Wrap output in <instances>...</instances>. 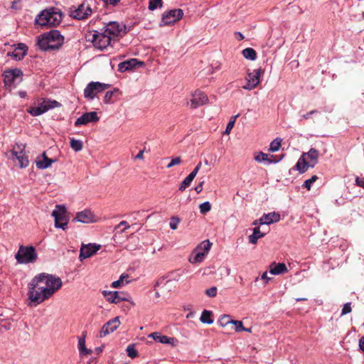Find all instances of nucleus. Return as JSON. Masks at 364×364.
Masks as SVG:
<instances>
[{"label": "nucleus", "mask_w": 364, "mask_h": 364, "mask_svg": "<svg viewBox=\"0 0 364 364\" xmlns=\"http://www.w3.org/2000/svg\"><path fill=\"white\" fill-rule=\"evenodd\" d=\"M191 182L189 181V180L186 177L185 179L180 184L179 190L181 191H183L186 188H188L191 185Z\"/></svg>", "instance_id": "3c124183"}, {"label": "nucleus", "mask_w": 364, "mask_h": 364, "mask_svg": "<svg viewBox=\"0 0 364 364\" xmlns=\"http://www.w3.org/2000/svg\"><path fill=\"white\" fill-rule=\"evenodd\" d=\"M126 351L127 355L131 358H134L138 355L137 350L135 348L134 344H130L127 347Z\"/></svg>", "instance_id": "58836bf2"}, {"label": "nucleus", "mask_w": 364, "mask_h": 364, "mask_svg": "<svg viewBox=\"0 0 364 364\" xmlns=\"http://www.w3.org/2000/svg\"><path fill=\"white\" fill-rule=\"evenodd\" d=\"M208 101V96L200 90H196L192 94L191 107L196 108L206 104Z\"/></svg>", "instance_id": "412c9836"}, {"label": "nucleus", "mask_w": 364, "mask_h": 364, "mask_svg": "<svg viewBox=\"0 0 364 364\" xmlns=\"http://www.w3.org/2000/svg\"><path fill=\"white\" fill-rule=\"evenodd\" d=\"M201 167V162H199L197 166L195 167V168L192 171L191 173V174H193V176L196 177L197 173H198L200 168Z\"/></svg>", "instance_id": "4d7b16f0"}, {"label": "nucleus", "mask_w": 364, "mask_h": 364, "mask_svg": "<svg viewBox=\"0 0 364 364\" xmlns=\"http://www.w3.org/2000/svg\"><path fill=\"white\" fill-rule=\"evenodd\" d=\"M318 179L317 176L314 175L311 176V178L307 179L304 181L303 184V187L306 188L307 190H310L314 183Z\"/></svg>", "instance_id": "c03bdc74"}, {"label": "nucleus", "mask_w": 364, "mask_h": 364, "mask_svg": "<svg viewBox=\"0 0 364 364\" xmlns=\"http://www.w3.org/2000/svg\"><path fill=\"white\" fill-rule=\"evenodd\" d=\"M203 181L200 182L198 186L195 187V191L196 193H199L203 191Z\"/></svg>", "instance_id": "bf43d9fd"}, {"label": "nucleus", "mask_w": 364, "mask_h": 364, "mask_svg": "<svg viewBox=\"0 0 364 364\" xmlns=\"http://www.w3.org/2000/svg\"><path fill=\"white\" fill-rule=\"evenodd\" d=\"M18 96L21 98H25L27 96L26 91L21 90L18 92Z\"/></svg>", "instance_id": "338daca9"}, {"label": "nucleus", "mask_w": 364, "mask_h": 364, "mask_svg": "<svg viewBox=\"0 0 364 364\" xmlns=\"http://www.w3.org/2000/svg\"><path fill=\"white\" fill-rule=\"evenodd\" d=\"M265 235V233L261 232L259 228L256 227L253 228V232L252 235H250L248 237L249 242L251 244H256L257 242V240L262 237H263Z\"/></svg>", "instance_id": "c85d7f7f"}, {"label": "nucleus", "mask_w": 364, "mask_h": 364, "mask_svg": "<svg viewBox=\"0 0 364 364\" xmlns=\"http://www.w3.org/2000/svg\"><path fill=\"white\" fill-rule=\"evenodd\" d=\"M281 143L282 139L279 138H276L270 143L269 150L272 152L277 151L281 146Z\"/></svg>", "instance_id": "4c0bfd02"}, {"label": "nucleus", "mask_w": 364, "mask_h": 364, "mask_svg": "<svg viewBox=\"0 0 364 364\" xmlns=\"http://www.w3.org/2000/svg\"><path fill=\"white\" fill-rule=\"evenodd\" d=\"M12 157L18 160L19 166L21 168H26L28 166V159L23 154V153H19L17 156H12Z\"/></svg>", "instance_id": "7c9ffc66"}, {"label": "nucleus", "mask_w": 364, "mask_h": 364, "mask_svg": "<svg viewBox=\"0 0 364 364\" xmlns=\"http://www.w3.org/2000/svg\"><path fill=\"white\" fill-rule=\"evenodd\" d=\"M181 162L180 157H176L173 159L171 162L167 165V168H169L175 165H178Z\"/></svg>", "instance_id": "864d4df0"}, {"label": "nucleus", "mask_w": 364, "mask_h": 364, "mask_svg": "<svg viewBox=\"0 0 364 364\" xmlns=\"http://www.w3.org/2000/svg\"><path fill=\"white\" fill-rule=\"evenodd\" d=\"M242 55L245 58L250 60H255L257 58V53L252 48H247L242 50Z\"/></svg>", "instance_id": "2f4dec72"}, {"label": "nucleus", "mask_w": 364, "mask_h": 364, "mask_svg": "<svg viewBox=\"0 0 364 364\" xmlns=\"http://www.w3.org/2000/svg\"><path fill=\"white\" fill-rule=\"evenodd\" d=\"M149 337L152 338L156 342L163 344H168L171 346H176L178 343L174 338L162 335L159 332H154L151 333Z\"/></svg>", "instance_id": "4be33fe9"}, {"label": "nucleus", "mask_w": 364, "mask_h": 364, "mask_svg": "<svg viewBox=\"0 0 364 364\" xmlns=\"http://www.w3.org/2000/svg\"><path fill=\"white\" fill-rule=\"evenodd\" d=\"M52 216L55 219V227L65 230L69 221L66 215V208L63 205H56L52 212Z\"/></svg>", "instance_id": "1a4fd4ad"}, {"label": "nucleus", "mask_w": 364, "mask_h": 364, "mask_svg": "<svg viewBox=\"0 0 364 364\" xmlns=\"http://www.w3.org/2000/svg\"><path fill=\"white\" fill-rule=\"evenodd\" d=\"M112 39L108 35H107L103 31H95L92 34V43L93 46L101 50L107 49L111 46Z\"/></svg>", "instance_id": "9d476101"}, {"label": "nucleus", "mask_w": 364, "mask_h": 364, "mask_svg": "<svg viewBox=\"0 0 364 364\" xmlns=\"http://www.w3.org/2000/svg\"><path fill=\"white\" fill-rule=\"evenodd\" d=\"M102 294L105 298L110 303L117 304L120 301L127 300V294L122 291H103Z\"/></svg>", "instance_id": "a211bd4d"}, {"label": "nucleus", "mask_w": 364, "mask_h": 364, "mask_svg": "<svg viewBox=\"0 0 364 364\" xmlns=\"http://www.w3.org/2000/svg\"><path fill=\"white\" fill-rule=\"evenodd\" d=\"M119 324L120 321L119 318L118 316L114 317L112 319L108 321L103 325L100 332V337L106 336L109 333L114 332L119 327Z\"/></svg>", "instance_id": "6ab92c4d"}, {"label": "nucleus", "mask_w": 364, "mask_h": 364, "mask_svg": "<svg viewBox=\"0 0 364 364\" xmlns=\"http://www.w3.org/2000/svg\"><path fill=\"white\" fill-rule=\"evenodd\" d=\"M101 248V245L96 243L82 244L80 250L79 259H84L94 255Z\"/></svg>", "instance_id": "dca6fc26"}, {"label": "nucleus", "mask_w": 364, "mask_h": 364, "mask_svg": "<svg viewBox=\"0 0 364 364\" xmlns=\"http://www.w3.org/2000/svg\"><path fill=\"white\" fill-rule=\"evenodd\" d=\"M110 87V85L99 82H90L84 90V97L88 100H93L95 95Z\"/></svg>", "instance_id": "f8f14e48"}, {"label": "nucleus", "mask_w": 364, "mask_h": 364, "mask_svg": "<svg viewBox=\"0 0 364 364\" xmlns=\"http://www.w3.org/2000/svg\"><path fill=\"white\" fill-rule=\"evenodd\" d=\"M315 112H316V110H312V111H311V112H308V113H306V114H302V115H301V117H302L303 119H308V118H309V117H310V116H311V114H314V113H315Z\"/></svg>", "instance_id": "e2e57ef3"}, {"label": "nucleus", "mask_w": 364, "mask_h": 364, "mask_svg": "<svg viewBox=\"0 0 364 364\" xmlns=\"http://www.w3.org/2000/svg\"><path fill=\"white\" fill-rule=\"evenodd\" d=\"M211 312L207 310H204L200 318V321L203 323L211 324L213 323V320L210 318Z\"/></svg>", "instance_id": "72a5a7b5"}, {"label": "nucleus", "mask_w": 364, "mask_h": 364, "mask_svg": "<svg viewBox=\"0 0 364 364\" xmlns=\"http://www.w3.org/2000/svg\"><path fill=\"white\" fill-rule=\"evenodd\" d=\"M139 63L136 59L132 58L124 62L120 63L118 65V70L121 73H124L127 70H131L136 67Z\"/></svg>", "instance_id": "cd10ccee"}, {"label": "nucleus", "mask_w": 364, "mask_h": 364, "mask_svg": "<svg viewBox=\"0 0 364 364\" xmlns=\"http://www.w3.org/2000/svg\"><path fill=\"white\" fill-rule=\"evenodd\" d=\"M235 37L237 41H242L244 39L245 36L243 34L239 31L235 33Z\"/></svg>", "instance_id": "13d9d810"}, {"label": "nucleus", "mask_w": 364, "mask_h": 364, "mask_svg": "<svg viewBox=\"0 0 364 364\" xmlns=\"http://www.w3.org/2000/svg\"><path fill=\"white\" fill-rule=\"evenodd\" d=\"M126 26L117 21H109L105 24L102 31L109 36L112 40L122 33H125Z\"/></svg>", "instance_id": "9b49d317"}, {"label": "nucleus", "mask_w": 364, "mask_h": 364, "mask_svg": "<svg viewBox=\"0 0 364 364\" xmlns=\"http://www.w3.org/2000/svg\"><path fill=\"white\" fill-rule=\"evenodd\" d=\"M183 11L181 9H172L164 12L162 15L160 26H168L173 24L182 18Z\"/></svg>", "instance_id": "ddd939ff"}, {"label": "nucleus", "mask_w": 364, "mask_h": 364, "mask_svg": "<svg viewBox=\"0 0 364 364\" xmlns=\"http://www.w3.org/2000/svg\"><path fill=\"white\" fill-rule=\"evenodd\" d=\"M127 277H128V274H121L119 279H117L112 283V285H111L112 287L115 288V289L120 287L124 283V279Z\"/></svg>", "instance_id": "79ce46f5"}, {"label": "nucleus", "mask_w": 364, "mask_h": 364, "mask_svg": "<svg viewBox=\"0 0 364 364\" xmlns=\"http://www.w3.org/2000/svg\"><path fill=\"white\" fill-rule=\"evenodd\" d=\"M262 279L265 280V282L267 283L271 279V278L268 277L267 272H265L262 275Z\"/></svg>", "instance_id": "0e129e2a"}, {"label": "nucleus", "mask_w": 364, "mask_h": 364, "mask_svg": "<svg viewBox=\"0 0 364 364\" xmlns=\"http://www.w3.org/2000/svg\"><path fill=\"white\" fill-rule=\"evenodd\" d=\"M64 43V36L58 30H51L38 37L37 44L43 50H56Z\"/></svg>", "instance_id": "f03ea898"}, {"label": "nucleus", "mask_w": 364, "mask_h": 364, "mask_svg": "<svg viewBox=\"0 0 364 364\" xmlns=\"http://www.w3.org/2000/svg\"><path fill=\"white\" fill-rule=\"evenodd\" d=\"M106 4L109 3L112 5H116L120 0H103Z\"/></svg>", "instance_id": "69168bd1"}, {"label": "nucleus", "mask_w": 364, "mask_h": 364, "mask_svg": "<svg viewBox=\"0 0 364 364\" xmlns=\"http://www.w3.org/2000/svg\"><path fill=\"white\" fill-rule=\"evenodd\" d=\"M280 220V215L277 213L272 212L267 214H264L260 218L259 222L262 225H269Z\"/></svg>", "instance_id": "a878e982"}, {"label": "nucleus", "mask_w": 364, "mask_h": 364, "mask_svg": "<svg viewBox=\"0 0 364 364\" xmlns=\"http://www.w3.org/2000/svg\"><path fill=\"white\" fill-rule=\"evenodd\" d=\"M351 311H352L351 303L347 302L343 305V306L342 308L341 316H344L347 314H349L351 312Z\"/></svg>", "instance_id": "de8ad7c7"}, {"label": "nucleus", "mask_w": 364, "mask_h": 364, "mask_svg": "<svg viewBox=\"0 0 364 364\" xmlns=\"http://www.w3.org/2000/svg\"><path fill=\"white\" fill-rule=\"evenodd\" d=\"M27 46L23 43H18L17 47L8 55L11 56L16 60H20L26 55Z\"/></svg>", "instance_id": "5701e85b"}, {"label": "nucleus", "mask_w": 364, "mask_h": 364, "mask_svg": "<svg viewBox=\"0 0 364 364\" xmlns=\"http://www.w3.org/2000/svg\"><path fill=\"white\" fill-rule=\"evenodd\" d=\"M43 284L36 282V278L31 280L28 284V297L31 303L35 305L39 304L46 299L50 298L53 294V290L46 289Z\"/></svg>", "instance_id": "7ed1b4c3"}, {"label": "nucleus", "mask_w": 364, "mask_h": 364, "mask_svg": "<svg viewBox=\"0 0 364 364\" xmlns=\"http://www.w3.org/2000/svg\"><path fill=\"white\" fill-rule=\"evenodd\" d=\"M232 319L229 315H223L219 320V323L222 326H225L229 323H232Z\"/></svg>", "instance_id": "a18cd8bd"}, {"label": "nucleus", "mask_w": 364, "mask_h": 364, "mask_svg": "<svg viewBox=\"0 0 364 364\" xmlns=\"http://www.w3.org/2000/svg\"><path fill=\"white\" fill-rule=\"evenodd\" d=\"M359 348L364 351V336L359 339Z\"/></svg>", "instance_id": "052dcab7"}, {"label": "nucleus", "mask_w": 364, "mask_h": 364, "mask_svg": "<svg viewBox=\"0 0 364 364\" xmlns=\"http://www.w3.org/2000/svg\"><path fill=\"white\" fill-rule=\"evenodd\" d=\"M162 6V0H150L149 4V9L150 11H154L157 8Z\"/></svg>", "instance_id": "a19ab883"}, {"label": "nucleus", "mask_w": 364, "mask_h": 364, "mask_svg": "<svg viewBox=\"0 0 364 364\" xmlns=\"http://www.w3.org/2000/svg\"><path fill=\"white\" fill-rule=\"evenodd\" d=\"M73 221L82 223H93L98 221V218L90 210L86 209L77 213Z\"/></svg>", "instance_id": "f3484780"}, {"label": "nucleus", "mask_w": 364, "mask_h": 364, "mask_svg": "<svg viewBox=\"0 0 364 364\" xmlns=\"http://www.w3.org/2000/svg\"><path fill=\"white\" fill-rule=\"evenodd\" d=\"M22 72L19 69L6 70L3 75L4 82L6 86L18 84L21 81Z\"/></svg>", "instance_id": "2eb2a0df"}, {"label": "nucleus", "mask_w": 364, "mask_h": 364, "mask_svg": "<svg viewBox=\"0 0 364 364\" xmlns=\"http://www.w3.org/2000/svg\"><path fill=\"white\" fill-rule=\"evenodd\" d=\"M263 71L261 68L255 69L252 72L249 73L246 77V84L242 87L243 89L251 90L255 88L259 83L260 77Z\"/></svg>", "instance_id": "4468645a"}, {"label": "nucleus", "mask_w": 364, "mask_h": 364, "mask_svg": "<svg viewBox=\"0 0 364 364\" xmlns=\"http://www.w3.org/2000/svg\"><path fill=\"white\" fill-rule=\"evenodd\" d=\"M16 259L20 264L34 262L37 259L36 250L33 246H21L16 255Z\"/></svg>", "instance_id": "423d86ee"}, {"label": "nucleus", "mask_w": 364, "mask_h": 364, "mask_svg": "<svg viewBox=\"0 0 364 364\" xmlns=\"http://www.w3.org/2000/svg\"><path fill=\"white\" fill-rule=\"evenodd\" d=\"M205 252H202V250H198V247H196L190 257L189 261L191 263H198L201 262L205 258Z\"/></svg>", "instance_id": "c756f323"}, {"label": "nucleus", "mask_w": 364, "mask_h": 364, "mask_svg": "<svg viewBox=\"0 0 364 364\" xmlns=\"http://www.w3.org/2000/svg\"><path fill=\"white\" fill-rule=\"evenodd\" d=\"M186 178L189 180V181L192 182L193 180L195 178V176L193 174L190 173L188 176H186Z\"/></svg>", "instance_id": "774afa93"}, {"label": "nucleus", "mask_w": 364, "mask_h": 364, "mask_svg": "<svg viewBox=\"0 0 364 364\" xmlns=\"http://www.w3.org/2000/svg\"><path fill=\"white\" fill-rule=\"evenodd\" d=\"M36 282L43 284V285L46 288L53 290L52 294L53 295L63 285V282L60 277L53 274L46 273H41L34 277Z\"/></svg>", "instance_id": "39448f33"}, {"label": "nucleus", "mask_w": 364, "mask_h": 364, "mask_svg": "<svg viewBox=\"0 0 364 364\" xmlns=\"http://www.w3.org/2000/svg\"><path fill=\"white\" fill-rule=\"evenodd\" d=\"M92 9L87 1H83L77 6H73L70 9V16L77 20H84L90 16Z\"/></svg>", "instance_id": "6e6552de"}, {"label": "nucleus", "mask_w": 364, "mask_h": 364, "mask_svg": "<svg viewBox=\"0 0 364 364\" xmlns=\"http://www.w3.org/2000/svg\"><path fill=\"white\" fill-rule=\"evenodd\" d=\"M26 144H21V143H16L12 150H11V155L12 156H17L19 153H23L25 151Z\"/></svg>", "instance_id": "c9c22d12"}, {"label": "nucleus", "mask_w": 364, "mask_h": 364, "mask_svg": "<svg viewBox=\"0 0 364 364\" xmlns=\"http://www.w3.org/2000/svg\"><path fill=\"white\" fill-rule=\"evenodd\" d=\"M78 349L81 355H88L91 353V350H88L85 347V340L84 338H80L78 341Z\"/></svg>", "instance_id": "473e14b6"}, {"label": "nucleus", "mask_w": 364, "mask_h": 364, "mask_svg": "<svg viewBox=\"0 0 364 364\" xmlns=\"http://www.w3.org/2000/svg\"><path fill=\"white\" fill-rule=\"evenodd\" d=\"M113 96V92L112 91H107L104 97V102L106 104H108L110 102L111 99Z\"/></svg>", "instance_id": "603ef678"}, {"label": "nucleus", "mask_w": 364, "mask_h": 364, "mask_svg": "<svg viewBox=\"0 0 364 364\" xmlns=\"http://www.w3.org/2000/svg\"><path fill=\"white\" fill-rule=\"evenodd\" d=\"M180 223V219L177 217H172L170 220L169 225L171 229L176 230Z\"/></svg>", "instance_id": "09e8293b"}, {"label": "nucleus", "mask_w": 364, "mask_h": 364, "mask_svg": "<svg viewBox=\"0 0 364 364\" xmlns=\"http://www.w3.org/2000/svg\"><path fill=\"white\" fill-rule=\"evenodd\" d=\"M285 264L273 262L269 267V273L274 275L282 274L287 272Z\"/></svg>", "instance_id": "bb28decb"}, {"label": "nucleus", "mask_w": 364, "mask_h": 364, "mask_svg": "<svg viewBox=\"0 0 364 364\" xmlns=\"http://www.w3.org/2000/svg\"><path fill=\"white\" fill-rule=\"evenodd\" d=\"M235 327V331L237 332L246 331V328L243 326V323L240 321H232V323Z\"/></svg>", "instance_id": "49530a36"}, {"label": "nucleus", "mask_w": 364, "mask_h": 364, "mask_svg": "<svg viewBox=\"0 0 364 364\" xmlns=\"http://www.w3.org/2000/svg\"><path fill=\"white\" fill-rule=\"evenodd\" d=\"M318 151L311 148L308 152L304 153L299 159L296 168L299 173H304L308 168H314L318 163Z\"/></svg>", "instance_id": "20e7f679"}, {"label": "nucleus", "mask_w": 364, "mask_h": 364, "mask_svg": "<svg viewBox=\"0 0 364 364\" xmlns=\"http://www.w3.org/2000/svg\"><path fill=\"white\" fill-rule=\"evenodd\" d=\"M144 150H141L136 156L135 159H144Z\"/></svg>", "instance_id": "680f3d73"}, {"label": "nucleus", "mask_w": 364, "mask_h": 364, "mask_svg": "<svg viewBox=\"0 0 364 364\" xmlns=\"http://www.w3.org/2000/svg\"><path fill=\"white\" fill-rule=\"evenodd\" d=\"M238 116L239 115L237 114L235 116L232 117L231 119L229 121V122L228 123V124L226 126L225 130L224 132L225 134H229L230 133V132H231L232 129L233 128L234 124L235 123V120L238 117Z\"/></svg>", "instance_id": "ea45409f"}, {"label": "nucleus", "mask_w": 364, "mask_h": 364, "mask_svg": "<svg viewBox=\"0 0 364 364\" xmlns=\"http://www.w3.org/2000/svg\"><path fill=\"white\" fill-rule=\"evenodd\" d=\"M98 120L99 117L96 112H86L76 119L75 126L86 125L90 122H96Z\"/></svg>", "instance_id": "aec40b11"}, {"label": "nucleus", "mask_w": 364, "mask_h": 364, "mask_svg": "<svg viewBox=\"0 0 364 364\" xmlns=\"http://www.w3.org/2000/svg\"><path fill=\"white\" fill-rule=\"evenodd\" d=\"M56 160H53L47 157L45 152L36 158V166L39 169H46L50 167Z\"/></svg>", "instance_id": "b1692460"}, {"label": "nucleus", "mask_w": 364, "mask_h": 364, "mask_svg": "<svg viewBox=\"0 0 364 364\" xmlns=\"http://www.w3.org/2000/svg\"><path fill=\"white\" fill-rule=\"evenodd\" d=\"M63 16V12L60 9L51 6L38 14L35 18V22L41 26H57L61 23Z\"/></svg>", "instance_id": "f257e3e1"}, {"label": "nucleus", "mask_w": 364, "mask_h": 364, "mask_svg": "<svg viewBox=\"0 0 364 364\" xmlns=\"http://www.w3.org/2000/svg\"><path fill=\"white\" fill-rule=\"evenodd\" d=\"M255 159L259 163H264V164H270L272 163L279 162L282 159V158L275 159L273 155H271L269 156L267 154H264L263 152H259L258 154H257L255 156Z\"/></svg>", "instance_id": "393cba45"}, {"label": "nucleus", "mask_w": 364, "mask_h": 364, "mask_svg": "<svg viewBox=\"0 0 364 364\" xmlns=\"http://www.w3.org/2000/svg\"><path fill=\"white\" fill-rule=\"evenodd\" d=\"M60 104L55 100H44L37 107H31L27 109L28 113L33 117L40 116L48 110L60 107Z\"/></svg>", "instance_id": "0eeeda50"}, {"label": "nucleus", "mask_w": 364, "mask_h": 364, "mask_svg": "<svg viewBox=\"0 0 364 364\" xmlns=\"http://www.w3.org/2000/svg\"><path fill=\"white\" fill-rule=\"evenodd\" d=\"M70 147L76 152L80 151L83 147L82 141L81 140L72 138L70 139Z\"/></svg>", "instance_id": "f704fd0d"}, {"label": "nucleus", "mask_w": 364, "mask_h": 364, "mask_svg": "<svg viewBox=\"0 0 364 364\" xmlns=\"http://www.w3.org/2000/svg\"><path fill=\"white\" fill-rule=\"evenodd\" d=\"M355 184L360 187H362L364 189V179L363 178H359L357 176L355 178Z\"/></svg>", "instance_id": "5fc2aeb1"}, {"label": "nucleus", "mask_w": 364, "mask_h": 364, "mask_svg": "<svg viewBox=\"0 0 364 364\" xmlns=\"http://www.w3.org/2000/svg\"><path fill=\"white\" fill-rule=\"evenodd\" d=\"M199 209H200V213L205 214L206 213H208L210 210L211 205H210V202L205 201L200 205Z\"/></svg>", "instance_id": "37998d69"}, {"label": "nucleus", "mask_w": 364, "mask_h": 364, "mask_svg": "<svg viewBox=\"0 0 364 364\" xmlns=\"http://www.w3.org/2000/svg\"><path fill=\"white\" fill-rule=\"evenodd\" d=\"M211 246L212 243L207 240L202 242L200 245L197 246V247L198 250H202V252H205V254L206 255L210 250Z\"/></svg>", "instance_id": "e433bc0d"}, {"label": "nucleus", "mask_w": 364, "mask_h": 364, "mask_svg": "<svg viewBox=\"0 0 364 364\" xmlns=\"http://www.w3.org/2000/svg\"><path fill=\"white\" fill-rule=\"evenodd\" d=\"M121 226H124V229L122 230V232H124L125 230H127V229L129 228V224H128L126 221H124V220L121 221V222L119 223V225H117V228H118V227H121Z\"/></svg>", "instance_id": "6e6d98bb"}, {"label": "nucleus", "mask_w": 364, "mask_h": 364, "mask_svg": "<svg viewBox=\"0 0 364 364\" xmlns=\"http://www.w3.org/2000/svg\"><path fill=\"white\" fill-rule=\"evenodd\" d=\"M217 288L215 287H213L206 289L205 294L209 297H215L217 295Z\"/></svg>", "instance_id": "8fccbe9b"}]
</instances>
